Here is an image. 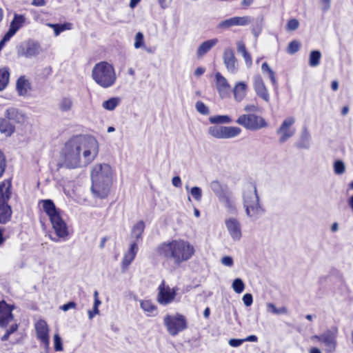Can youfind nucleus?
Segmentation results:
<instances>
[{"label": "nucleus", "instance_id": "obj_1", "mask_svg": "<svg viewBox=\"0 0 353 353\" xmlns=\"http://www.w3.org/2000/svg\"><path fill=\"white\" fill-rule=\"evenodd\" d=\"M99 143L92 136L79 135L68 141L63 149L64 165L73 169L87 166L97 156Z\"/></svg>", "mask_w": 353, "mask_h": 353}, {"label": "nucleus", "instance_id": "obj_2", "mask_svg": "<svg viewBox=\"0 0 353 353\" xmlns=\"http://www.w3.org/2000/svg\"><path fill=\"white\" fill-rule=\"evenodd\" d=\"M194 251L192 245L182 239L163 242L156 248L159 256L173 261L177 267L183 262L188 261L194 255Z\"/></svg>", "mask_w": 353, "mask_h": 353}, {"label": "nucleus", "instance_id": "obj_3", "mask_svg": "<svg viewBox=\"0 0 353 353\" xmlns=\"http://www.w3.org/2000/svg\"><path fill=\"white\" fill-rule=\"evenodd\" d=\"M42 205L43 212L49 217L52 228L54 230L55 236L50 235V239L58 243L60 239L66 241L69 236L68 227L61 216V210L57 208L52 199H42L39 202Z\"/></svg>", "mask_w": 353, "mask_h": 353}, {"label": "nucleus", "instance_id": "obj_4", "mask_svg": "<svg viewBox=\"0 0 353 353\" xmlns=\"http://www.w3.org/2000/svg\"><path fill=\"white\" fill-rule=\"evenodd\" d=\"M91 191L95 198L105 199L108 196L112 180L111 167L106 163L96 165L91 172Z\"/></svg>", "mask_w": 353, "mask_h": 353}, {"label": "nucleus", "instance_id": "obj_5", "mask_svg": "<svg viewBox=\"0 0 353 353\" xmlns=\"http://www.w3.org/2000/svg\"><path fill=\"white\" fill-rule=\"evenodd\" d=\"M92 77L94 81L103 88L112 86L117 80L113 65L107 61L97 63L92 69Z\"/></svg>", "mask_w": 353, "mask_h": 353}, {"label": "nucleus", "instance_id": "obj_6", "mask_svg": "<svg viewBox=\"0 0 353 353\" xmlns=\"http://www.w3.org/2000/svg\"><path fill=\"white\" fill-rule=\"evenodd\" d=\"M163 323L168 332L172 336H176L188 327L186 318L179 313L174 315L167 314L163 319Z\"/></svg>", "mask_w": 353, "mask_h": 353}, {"label": "nucleus", "instance_id": "obj_7", "mask_svg": "<svg viewBox=\"0 0 353 353\" xmlns=\"http://www.w3.org/2000/svg\"><path fill=\"white\" fill-rule=\"evenodd\" d=\"M236 123L249 130H257L268 125L263 117L255 114H242L236 119Z\"/></svg>", "mask_w": 353, "mask_h": 353}, {"label": "nucleus", "instance_id": "obj_8", "mask_svg": "<svg viewBox=\"0 0 353 353\" xmlns=\"http://www.w3.org/2000/svg\"><path fill=\"white\" fill-rule=\"evenodd\" d=\"M241 132V128L234 126L214 125L208 128V133L218 139L234 138L239 135Z\"/></svg>", "mask_w": 353, "mask_h": 353}, {"label": "nucleus", "instance_id": "obj_9", "mask_svg": "<svg viewBox=\"0 0 353 353\" xmlns=\"http://www.w3.org/2000/svg\"><path fill=\"white\" fill-rule=\"evenodd\" d=\"M338 330L336 327H332L320 335H314L312 339H316L323 343L327 352H333L336 347V336Z\"/></svg>", "mask_w": 353, "mask_h": 353}, {"label": "nucleus", "instance_id": "obj_10", "mask_svg": "<svg viewBox=\"0 0 353 353\" xmlns=\"http://www.w3.org/2000/svg\"><path fill=\"white\" fill-rule=\"evenodd\" d=\"M296 119L293 117H288L283 120L280 127L276 130V134H281L279 142L285 143L295 134V129L292 126L295 123Z\"/></svg>", "mask_w": 353, "mask_h": 353}, {"label": "nucleus", "instance_id": "obj_11", "mask_svg": "<svg viewBox=\"0 0 353 353\" xmlns=\"http://www.w3.org/2000/svg\"><path fill=\"white\" fill-rule=\"evenodd\" d=\"M158 289L157 301L161 305H166L174 299L176 290L175 288L171 290L169 286L165 287L164 281H162Z\"/></svg>", "mask_w": 353, "mask_h": 353}, {"label": "nucleus", "instance_id": "obj_12", "mask_svg": "<svg viewBox=\"0 0 353 353\" xmlns=\"http://www.w3.org/2000/svg\"><path fill=\"white\" fill-rule=\"evenodd\" d=\"M14 305L8 304L5 301H0V327H6L14 319L12 310Z\"/></svg>", "mask_w": 353, "mask_h": 353}, {"label": "nucleus", "instance_id": "obj_13", "mask_svg": "<svg viewBox=\"0 0 353 353\" xmlns=\"http://www.w3.org/2000/svg\"><path fill=\"white\" fill-rule=\"evenodd\" d=\"M259 201L256 185L252 183L245 184L243 190V206Z\"/></svg>", "mask_w": 353, "mask_h": 353}, {"label": "nucleus", "instance_id": "obj_14", "mask_svg": "<svg viewBox=\"0 0 353 353\" xmlns=\"http://www.w3.org/2000/svg\"><path fill=\"white\" fill-rule=\"evenodd\" d=\"M253 81L254 90L256 95L265 102H270V94L262 77L259 74L255 75Z\"/></svg>", "mask_w": 353, "mask_h": 353}, {"label": "nucleus", "instance_id": "obj_15", "mask_svg": "<svg viewBox=\"0 0 353 353\" xmlns=\"http://www.w3.org/2000/svg\"><path fill=\"white\" fill-rule=\"evenodd\" d=\"M225 227L234 241H239L242 236L240 222L234 218H230L225 221Z\"/></svg>", "mask_w": 353, "mask_h": 353}, {"label": "nucleus", "instance_id": "obj_16", "mask_svg": "<svg viewBox=\"0 0 353 353\" xmlns=\"http://www.w3.org/2000/svg\"><path fill=\"white\" fill-rule=\"evenodd\" d=\"M223 63L228 71L232 74L237 72L236 59L232 49L225 48L223 55Z\"/></svg>", "mask_w": 353, "mask_h": 353}, {"label": "nucleus", "instance_id": "obj_17", "mask_svg": "<svg viewBox=\"0 0 353 353\" xmlns=\"http://www.w3.org/2000/svg\"><path fill=\"white\" fill-rule=\"evenodd\" d=\"M138 244L139 243L132 241H131L130 243L129 248L128 251L124 254L121 262V267L123 271H125L129 267V265L135 259L139 251Z\"/></svg>", "mask_w": 353, "mask_h": 353}, {"label": "nucleus", "instance_id": "obj_18", "mask_svg": "<svg viewBox=\"0 0 353 353\" xmlns=\"http://www.w3.org/2000/svg\"><path fill=\"white\" fill-rule=\"evenodd\" d=\"M243 208L247 216L254 220H256L261 214L265 212V209L260 203V201L244 205Z\"/></svg>", "mask_w": 353, "mask_h": 353}, {"label": "nucleus", "instance_id": "obj_19", "mask_svg": "<svg viewBox=\"0 0 353 353\" xmlns=\"http://www.w3.org/2000/svg\"><path fill=\"white\" fill-rule=\"evenodd\" d=\"M37 336L46 345H49L48 327L46 322L43 320H39L35 325Z\"/></svg>", "mask_w": 353, "mask_h": 353}, {"label": "nucleus", "instance_id": "obj_20", "mask_svg": "<svg viewBox=\"0 0 353 353\" xmlns=\"http://www.w3.org/2000/svg\"><path fill=\"white\" fill-rule=\"evenodd\" d=\"M11 188L10 179H6L0 183V205L8 203L12 194Z\"/></svg>", "mask_w": 353, "mask_h": 353}, {"label": "nucleus", "instance_id": "obj_21", "mask_svg": "<svg viewBox=\"0 0 353 353\" xmlns=\"http://www.w3.org/2000/svg\"><path fill=\"white\" fill-rule=\"evenodd\" d=\"M41 52V46L37 41L30 40L23 48L21 54L26 58L38 55Z\"/></svg>", "mask_w": 353, "mask_h": 353}, {"label": "nucleus", "instance_id": "obj_22", "mask_svg": "<svg viewBox=\"0 0 353 353\" xmlns=\"http://www.w3.org/2000/svg\"><path fill=\"white\" fill-rule=\"evenodd\" d=\"M311 141L312 137L308 129L303 127L299 140L295 143V147L298 149L307 150L310 148Z\"/></svg>", "mask_w": 353, "mask_h": 353}, {"label": "nucleus", "instance_id": "obj_23", "mask_svg": "<svg viewBox=\"0 0 353 353\" xmlns=\"http://www.w3.org/2000/svg\"><path fill=\"white\" fill-rule=\"evenodd\" d=\"M218 199L223 204L229 213L233 214L236 213L235 201L232 198V192L228 190Z\"/></svg>", "mask_w": 353, "mask_h": 353}, {"label": "nucleus", "instance_id": "obj_24", "mask_svg": "<svg viewBox=\"0 0 353 353\" xmlns=\"http://www.w3.org/2000/svg\"><path fill=\"white\" fill-rule=\"evenodd\" d=\"M26 18L22 14H14L12 20L10 22V27L7 33L13 37L17 31L23 26Z\"/></svg>", "mask_w": 353, "mask_h": 353}, {"label": "nucleus", "instance_id": "obj_25", "mask_svg": "<svg viewBox=\"0 0 353 353\" xmlns=\"http://www.w3.org/2000/svg\"><path fill=\"white\" fill-rule=\"evenodd\" d=\"M219 42L218 39L214 38L208 39L200 44L196 50V56L198 58L203 57L206 53H208L214 46H215Z\"/></svg>", "mask_w": 353, "mask_h": 353}, {"label": "nucleus", "instance_id": "obj_26", "mask_svg": "<svg viewBox=\"0 0 353 353\" xmlns=\"http://www.w3.org/2000/svg\"><path fill=\"white\" fill-rule=\"evenodd\" d=\"M145 223L143 221H139L133 226L131 230V239L132 242L139 243L142 241Z\"/></svg>", "mask_w": 353, "mask_h": 353}, {"label": "nucleus", "instance_id": "obj_27", "mask_svg": "<svg viewBox=\"0 0 353 353\" xmlns=\"http://www.w3.org/2000/svg\"><path fill=\"white\" fill-rule=\"evenodd\" d=\"M4 117L13 123H20L23 119V114L14 107H10L5 111Z\"/></svg>", "mask_w": 353, "mask_h": 353}, {"label": "nucleus", "instance_id": "obj_28", "mask_svg": "<svg viewBox=\"0 0 353 353\" xmlns=\"http://www.w3.org/2000/svg\"><path fill=\"white\" fill-rule=\"evenodd\" d=\"M15 131V125L5 117L0 118V132L6 137H10Z\"/></svg>", "mask_w": 353, "mask_h": 353}, {"label": "nucleus", "instance_id": "obj_29", "mask_svg": "<svg viewBox=\"0 0 353 353\" xmlns=\"http://www.w3.org/2000/svg\"><path fill=\"white\" fill-rule=\"evenodd\" d=\"M248 85L246 83L240 81L236 83L234 90V97L236 101H241L246 95Z\"/></svg>", "mask_w": 353, "mask_h": 353}, {"label": "nucleus", "instance_id": "obj_30", "mask_svg": "<svg viewBox=\"0 0 353 353\" xmlns=\"http://www.w3.org/2000/svg\"><path fill=\"white\" fill-rule=\"evenodd\" d=\"M261 70L263 74H267L270 78L272 86L275 90L278 89V82L276 78L275 72L272 70L268 63L264 62L261 65Z\"/></svg>", "mask_w": 353, "mask_h": 353}, {"label": "nucleus", "instance_id": "obj_31", "mask_svg": "<svg viewBox=\"0 0 353 353\" xmlns=\"http://www.w3.org/2000/svg\"><path fill=\"white\" fill-rule=\"evenodd\" d=\"M12 209L8 203L0 205V223L5 224L8 222L11 218Z\"/></svg>", "mask_w": 353, "mask_h": 353}, {"label": "nucleus", "instance_id": "obj_32", "mask_svg": "<svg viewBox=\"0 0 353 353\" xmlns=\"http://www.w3.org/2000/svg\"><path fill=\"white\" fill-rule=\"evenodd\" d=\"M29 85V81L24 77H20L16 83V90L19 95L25 96L28 93Z\"/></svg>", "mask_w": 353, "mask_h": 353}, {"label": "nucleus", "instance_id": "obj_33", "mask_svg": "<svg viewBox=\"0 0 353 353\" xmlns=\"http://www.w3.org/2000/svg\"><path fill=\"white\" fill-rule=\"evenodd\" d=\"M215 78L216 81V88L219 93L230 88V84L227 79L220 72H216L215 74Z\"/></svg>", "mask_w": 353, "mask_h": 353}, {"label": "nucleus", "instance_id": "obj_34", "mask_svg": "<svg viewBox=\"0 0 353 353\" xmlns=\"http://www.w3.org/2000/svg\"><path fill=\"white\" fill-rule=\"evenodd\" d=\"M9 69L6 67L0 68V91L6 88L9 82Z\"/></svg>", "mask_w": 353, "mask_h": 353}, {"label": "nucleus", "instance_id": "obj_35", "mask_svg": "<svg viewBox=\"0 0 353 353\" xmlns=\"http://www.w3.org/2000/svg\"><path fill=\"white\" fill-rule=\"evenodd\" d=\"M210 187L218 198L228 191L227 188H224L221 183L217 180L212 181L210 184Z\"/></svg>", "mask_w": 353, "mask_h": 353}, {"label": "nucleus", "instance_id": "obj_36", "mask_svg": "<svg viewBox=\"0 0 353 353\" xmlns=\"http://www.w3.org/2000/svg\"><path fill=\"white\" fill-rule=\"evenodd\" d=\"M120 99L119 97H111L102 103V107L109 111L114 110L119 104Z\"/></svg>", "mask_w": 353, "mask_h": 353}, {"label": "nucleus", "instance_id": "obj_37", "mask_svg": "<svg viewBox=\"0 0 353 353\" xmlns=\"http://www.w3.org/2000/svg\"><path fill=\"white\" fill-rule=\"evenodd\" d=\"M73 106V101L71 97H63L59 104V110L61 112H68Z\"/></svg>", "mask_w": 353, "mask_h": 353}, {"label": "nucleus", "instance_id": "obj_38", "mask_svg": "<svg viewBox=\"0 0 353 353\" xmlns=\"http://www.w3.org/2000/svg\"><path fill=\"white\" fill-rule=\"evenodd\" d=\"M209 121L212 124L230 123L232 121L230 117L228 115L212 116L209 118Z\"/></svg>", "mask_w": 353, "mask_h": 353}, {"label": "nucleus", "instance_id": "obj_39", "mask_svg": "<svg viewBox=\"0 0 353 353\" xmlns=\"http://www.w3.org/2000/svg\"><path fill=\"white\" fill-rule=\"evenodd\" d=\"M321 53L319 50H312L310 54L309 65L311 67H316L319 65Z\"/></svg>", "mask_w": 353, "mask_h": 353}, {"label": "nucleus", "instance_id": "obj_40", "mask_svg": "<svg viewBox=\"0 0 353 353\" xmlns=\"http://www.w3.org/2000/svg\"><path fill=\"white\" fill-rule=\"evenodd\" d=\"M141 309L147 313L148 315H151L157 310V307L149 300L141 301L140 303Z\"/></svg>", "mask_w": 353, "mask_h": 353}, {"label": "nucleus", "instance_id": "obj_41", "mask_svg": "<svg viewBox=\"0 0 353 353\" xmlns=\"http://www.w3.org/2000/svg\"><path fill=\"white\" fill-rule=\"evenodd\" d=\"M267 311L269 312H271L274 314H287L288 313V309L285 307H281L279 308H277L275 305L272 303H267Z\"/></svg>", "mask_w": 353, "mask_h": 353}, {"label": "nucleus", "instance_id": "obj_42", "mask_svg": "<svg viewBox=\"0 0 353 353\" xmlns=\"http://www.w3.org/2000/svg\"><path fill=\"white\" fill-rule=\"evenodd\" d=\"M232 288L236 293L241 294L245 289V284L241 279L236 278L233 281Z\"/></svg>", "mask_w": 353, "mask_h": 353}, {"label": "nucleus", "instance_id": "obj_43", "mask_svg": "<svg viewBox=\"0 0 353 353\" xmlns=\"http://www.w3.org/2000/svg\"><path fill=\"white\" fill-rule=\"evenodd\" d=\"M70 24L63 23V24H58V23H48V26L50 28H53L55 36H58L63 31L69 29L68 27Z\"/></svg>", "mask_w": 353, "mask_h": 353}, {"label": "nucleus", "instance_id": "obj_44", "mask_svg": "<svg viewBox=\"0 0 353 353\" xmlns=\"http://www.w3.org/2000/svg\"><path fill=\"white\" fill-rule=\"evenodd\" d=\"M232 26H236L234 17H231L230 19H227L225 20L221 21L220 23H218L217 28L226 30Z\"/></svg>", "mask_w": 353, "mask_h": 353}, {"label": "nucleus", "instance_id": "obj_45", "mask_svg": "<svg viewBox=\"0 0 353 353\" xmlns=\"http://www.w3.org/2000/svg\"><path fill=\"white\" fill-rule=\"evenodd\" d=\"M134 47L136 49H139L141 48H145V44H144V36L143 34L141 32H138L134 38Z\"/></svg>", "mask_w": 353, "mask_h": 353}, {"label": "nucleus", "instance_id": "obj_46", "mask_svg": "<svg viewBox=\"0 0 353 353\" xmlns=\"http://www.w3.org/2000/svg\"><path fill=\"white\" fill-rule=\"evenodd\" d=\"M345 170V165L343 161L336 160L334 163V171L336 174H342Z\"/></svg>", "mask_w": 353, "mask_h": 353}, {"label": "nucleus", "instance_id": "obj_47", "mask_svg": "<svg viewBox=\"0 0 353 353\" xmlns=\"http://www.w3.org/2000/svg\"><path fill=\"white\" fill-rule=\"evenodd\" d=\"M19 325L17 323H14L6 330L5 334L1 337V341H6L8 340L10 336L18 330Z\"/></svg>", "mask_w": 353, "mask_h": 353}, {"label": "nucleus", "instance_id": "obj_48", "mask_svg": "<svg viewBox=\"0 0 353 353\" xmlns=\"http://www.w3.org/2000/svg\"><path fill=\"white\" fill-rule=\"evenodd\" d=\"M196 110L203 115H208L210 114L208 107L202 101H199L195 104Z\"/></svg>", "mask_w": 353, "mask_h": 353}, {"label": "nucleus", "instance_id": "obj_49", "mask_svg": "<svg viewBox=\"0 0 353 353\" xmlns=\"http://www.w3.org/2000/svg\"><path fill=\"white\" fill-rule=\"evenodd\" d=\"M235 26H244L248 25L251 20L250 17L248 16H243V17H234Z\"/></svg>", "mask_w": 353, "mask_h": 353}, {"label": "nucleus", "instance_id": "obj_50", "mask_svg": "<svg viewBox=\"0 0 353 353\" xmlns=\"http://www.w3.org/2000/svg\"><path fill=\"white\" fill-rule=\"evenodd\" d=\"M299 48L300 43L297 41L294 40L288 44L287 52L290 54H294L299 51Z\"/></svg>", "mask_w": 353, "mask_h": 353}, {"label": "nucleus", "instance_id": "obj_51", "mask_svg": "<svg viewBox=\"0 0 353 353\" xmlns=\"http://www.w3.org/2000/svg\"><path fill=\"white\" fill-rule=\"evenodd\" d=\"M190 194L196 201H200L201 200L202 190L201 188L197 186L192 187L190 190Z\"/></svg>", "mask_w": 353, "mask_h": 353}, {"label": "nucleus", "instance_id": "obj_52", "mask_svg": "<svg viewBox=\"0 0 353 353\" xmlns=\"http://www.w3.org/2000/svg\"><path fill=\"white\" fill-rule=\"evenodd\" d=\"M54 344L55 351L60 352L63 350L62 340L58 334H55L54 336Z\"/></svg>", "mask_w": 353, "mask_h": 353}, {"label": "nucleus", "instance_id": "obj_53", "mask_svg": "<svg viewBox=\"0 0 353 353\" xmlns=\"http://www.w3.org/2000/svg\"><path fill=\"white\" fill-rule=\"evenodd\" d=\"M299 22L296 19H291L288 21L286 28L288 30L294 31L299 28Z\"/></svg>", "mask_w": 353, "mask_h": 353}, {"label": "nucleus", "instance_id": "obj_54", "mask_svg": "<svg viewBox=\"0 0 353 353\" xmlns=\"http://www.w3.org/2000/svg\"><path fill=\"white\" fill-rule=\"evenodd\" d=\"M6 168V157L3 152L0 150V178L2 176Z\"/></svg>", "mask_w": 353, "mask_h": 353}, {"label": "nucleus", "instance_id": "obj_55", "mask_svg": "<svg viewBox=\"0 0 353 353\" xmlns=\"http://www.w3.org/2000/svg\"><path fill=\"white\" fill-rule=\"evenodd\" d=\"M244 305L247 307L250 306L253 303V296L250 293H246L242 298Z\"/></svg>", "mask_w": 353, "mask_h": 353}, {"label": "nucleus", "instance_id": "obj_56", "mask_svg": "<svg viewBox=\"0 0 353 353\" xmlns=\"http://www.w3.org/2000/svg\"><path fill=\"white\" fill-rule=\"evenodd\" d=\"M221 261L223 265L227 267H232L234 265L233 259L230 256H224Z\"/></svg>", "mask_w": 353, "mask_h": 353}, {"label": "nucleus", "instance_id": "obj_57", "mask_svg": "<svg viewBox=\"0 0 353 353\" xmlns=\"http://www.w3.org/2000/svg\"><path fill=\"white\" fill-rule=\"evenodd\" d=\"M76 305H77V304L74 301H69L67 303H65L63 305H61L60 308L63 311L66 312L70 309L75 308Z\"/></svg>", "mask_w": 353, "mask_h": 353}, {"label": "nucleus", "instance_id": "obj_58", "mask_svg": "<svg viewBox=\"0 0 353 353\" xmlns=\"http://www.w3.org/2000/svg\"><path fill=\"white\" fill-rule=\"evenodd\" d=\"M229 345L232 347H239L243 343V339H231L229 340Z\"/></svg>", "mask_w": 353, "mask_h": 353}, {"label": "nucleus", "instance_id": "obj_59", "mask_svg": "<svg viewBox=\"0 0 353 353\" xmlns=\"http://www.w3.org/2000/svg\"><path fill=\"white\" fill-rule=\"evenodd\" d=\"M12 37L8 33H6L0 41V51L3 49L6 43L12 38Z\"/></svg>", "mask_w": 353, "mask_h": 353}, {"label": "nucleus", "instance_id": "obj_60", "mask_svg": "<svg viewBox=\"0 0 353 353\" xmlns=\"http://www.w3.org/2000/svg\"><path fill=\"white\" fill-rule=\"evenodd\" d=\"M242 56L244 58L247 66L250 67L252 64V59L250 53L247 51L242 54Z\"/></svg>", "mask_w": 353, "mask_h": 353}, {"label": "nucleus", "instance_id": "obj_61", "mask_svg": "<svg viewBox=\"0 0 353 353\" xmlns=\"http://www.w3.org/2000/svg\"><path fill=\"white\" fill-rule=\"evenodd\" d=\"M237 46V51L238 52L241 53V54L247 52L244 43L242 41H239L236 43Z\"/></svg>", "mask_w": 353, "mask_h": 353}, {"label": "nucleus", "instance_id": "obj_62", "mask_svg": "<svg viewBox=\"0 0 353 353\" xmlns=\"http://www.w3.org/2000/svg\"><path fill=\"white\" fill-rule=\"evenodd\" d=\"M262 30V27L261 24L257 23L256 26L253 27L252 30V32L254 34V36L257 38L259 35L261 34Z\"/></svg>", "mask_w": 353, "mask_h": 353}, {"label": "nucleus", "instance_id": "obj_63", "mask_svg": "<svg viewBox=\"0 0 353 353\" xmlns=\"http://www.w3.org/2000/svg\"><path fill=\"white\" fill-rule=\"evenodd\" d=\"M159 6L162 9H165L169 7L170 4L172 2V0H157Z\"/></svg>", "mask_w": 353, "mask_h": 353}, {"label": "nucleus", "instance_id": "obj_64", "mask_svg": "<svg viewBox=\"0 0 353 353\" xmlns=\"http://www.w3.org/2000/svg\"><path fill=\"white\" fill-rule=\"evenodd\" d=\"M330 1L331 0H321L322 4L321 9L323 12H327L330 9Z\"/></svg>", "mask_w": 353, "mask_h": 353}]
</instances>
